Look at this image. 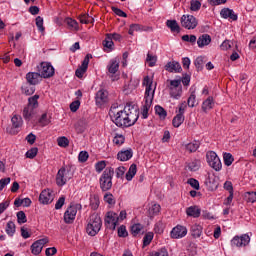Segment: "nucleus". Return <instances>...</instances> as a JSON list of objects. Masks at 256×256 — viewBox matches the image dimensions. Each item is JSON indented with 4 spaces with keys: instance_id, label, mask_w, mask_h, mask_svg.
Returning <instances> with one entry per match:
<instances>
[{
    "instance_id": "1",
    "label": "nucleus",
    "mask_w": 256,
    "mask_h": 256,
    "mask_svg": "<svg viewBox=\"0 0 256 256\" xmlns=\"http://www.w3.org/2000/svg\"><path fill=\"white\" fill-rule=\"evenodd\" d=\"M139 119V109L128 103L126 105V114H124V123L117 119L118 127H133Z\"/></svg>"
},
{
    "instance_id": "2",
    "label": "nucleus",
    "mask_w": 256,
    "mask_h": 256,
    "mask_svg": "<svg viewBox=\"0 0 256 256\" xmlns=\"http://www.w3.org/2000/svg\"><path fill=\"white\" fill-rule=\"evenodd\" d=\"M115 175V169L113 167H107L102 173L99 179L101 191H111L113 187V176Z\"/></svg>"
},
{
    "instance_id": "3",
    "label": "nucleus",
    "mask_w": 256,
    "mask_h": 256,
    "mask_svg": "<svg viewBox=\"0 0 256 256\" xmlns=\"http://www.w3.org/2000/svg\"><path fill=\"white\" fill-rule=\"evenodd\" d=\"M103 225V221L101 220V216L99 214H92L90 216L89 222L86 227V233L90 235V237H95L99 231H101V227Z\"/></svg>"
},
{
    "instance_id": "4",
    "label": "nucleus",
    "mask_w": 256,
    "mask_h": 256,
    "mask_svg": "<svg viewBox=\"0 0 256 256\" xmlns=\"http://www.w3.org/2000/svg\"><path fill=\"white\" fill-rule=\"evenodd\" d=\"M69 171H71V168L67 169L63 166L58 170L56 174V185L58 187H63L64 185H67V181L72 179L73 174H69Z\"/></svg>"
},
{
    "instance_id": "5",
    "label": "nucleus",
    "mask_w": 256,
    "mask_h": 256,
    "mask_svg": "<svg viewBox=\"0 0 256 256\" xmlns=\"http://www.w3.org/2000/svg\"><path fill=\"white\" fill-rule=\"evenodd\" d=\"M37 71L42 79H50V77L55 75V68L48 62H41L40 65L37 66Z\"/></svg>"
},
{
    "instance_id": "6",
    "label": "nucleus",
    "mask_w": 256,
    "mask_h": 256,
    "mask_svg": "<svg viewBox=\"0 0 256 256\" xmlns=\"http://www.w3.org/2000/svg\"><path fill=\"white\" fill-rule=\"evenodd\" d=\"M206 159L208 165L214 169V171H221L223 168V164L221 163V159L217 156L215 151H209L206 153Z\"/></svg>"
},
{
    "instance_id": "7",
    "label": "nucleus",
    "mask_w": 256,
    "mask_h": 256,
    "mask_svg": "<svg viewBox=\"0 0 256 256\" xmlns=\"http://www.w3.org/2000/svg\"><path fill=\"white\" fill-rule=\"evenodd\" d=\"M180 23L184 29H195L199 25V21L193 15H182L180 18Z\"/></svg>"
},
{
    "instance_id": "8",
    "label": "nucleus",
    "mask_w": 256,
    "mask_h": 256,
    "mask_svg": "<svg viewBox=\"0 0 256 256\" xmlns=\"http://www.w3.org/2000/svg\"><path fill=\"white\" fill-rule=\"evenodd\" d=\"M104 223L107 227V229H111L112 231H115L117 229V224L119 223V215L115 212H107Z\"/></svg>"
},
{
    "instance_id": "9",
    "label": "nucleus",
    "mask_w": 256,
    "mask_h": 256,
    "mask_svg": "<svg viewBox=\"0 0 256 256\" xmlns=\"http://www.w3.org/2000/svg\"><path fill=\"white\" fill-rule=\"evenodd\" d=\"M251 243V237L248 234H242L241 236H234L231 240L232 247H247Z\"/></svg>"
},
{
    "instance_id": "10",
    "label": "nucleus",
    "mask_w": 256,
    "mask_h": 256,
    "mask_svg": "<svg viewBox=\"0 0 256 256\" xmlns=\"http://www.w3.org/2000/svg\"><path fill=\"white\" fill-rule=\"evenodd\" d=\"M97 107H105L109 103V92L105 89H100L95 96Z\"/></svg>"
},
{
    "instance_id": "11",
    "label": "nucleus",
    "mask_w": 256,
    "mask_h": 256,
    "mask_svg": "<svg viewBox=\"0 0 256 256\" xmlns=\"http://www.w3.org/2000/svg\"><path fill=\"white\" fill-rule=\"evenodd\" d=\"M93 59V55L91 54H87L84 58V60L82 61L81 66L76 69L75 71V75L76 77H78V79H81L83 77V75H85V73H87V69H89V60Z\"/></svg>"
},
{
    "instance_id": "12",
    "label": "nucleus",
    "mask_w": 256,
    "mask_h": 256,
    "mask_svg": "<svg viewBox=\"0 0 256 256\" xmlns=\"http://www.w3.org/2000/svg\"><path fill=\"white\" fill-rule=\"evenodd\" d=\"M11 121H12V127L7 128L6 131L10 135H17V133H19L17 129L23 126V119L21 118V116L14 115Z\"/></svg>"
},
{
    "instance_id": "13",
    "label": "nucleus",
    "mask_w": 256,
    "mask_h": 256,
    "mask_svg": "<svg viewBox=\"0 0 256 256\" xmlns=\"http://www.w3.org/2000/svg\"><path fill=\"white\" fill-rule=\"evenodd\" d=\"M155 97V90L152 91L151 96H145V104L142 106L141 113L142 119H147L149 117V109L153 105V99Z\"/></svg>"
},
{
    "instance_id": "14",
    "label": "nucleus",
    "mask_w": 256,
    "mask_h": 256,
    "mask_svg": "<svg viewBox=\"0 0 256 256\" xmlns=\"http://www.w3.org/2000/svg\"><path fill=\"white\" fill-rule=\"evenodd\" d=\"M47 243H49V238H47V237L35 241L31 245L32 255H39L41 253V251H43V247H45V245H47Z\"/></svg>"
},
{
    "instance_id": "15",
    "label": "nucleus",
    "mask_w": 256,
    "mask_h": 256,
    "mask_svg": "<svg viewBox=\"0 0 256 256\" xmlns=\"http://www.w3.org/2000/svg\"><path fill=\"white\" fill-rule=\"evenodd\" d=\"M170 85L171 97H173V99H179V97H181V93H183V89L181 86L179 87V85H181V80H172Z\"/></svg>"
},
{
    "instance_id": "16",
    "label": "nucleus",
    "mask_w": 256,
    "mask_h": 256,
    "mask_svg": "<svg viewBox=\"0 0 256 256\" xmlns=\"http://www.w3.org/2000/svg\"><path fill=\"white\" fill-rule=\"evenodd\" d=\"M172 239H181L187 235V228L182 225L174 227L170 233Z\"/></svg>"
},
{
    "instance_id": "17",
    "label": "nucleus",
    "mask_w": 256,
    "mask_h": 256,
    "mask_svg": "<svg viewBox=\"0 0 256 256\" xmlns=\"http://www.w3.org/2000/svg\"><path fill=\"white\" fill-rule=\"evenodd\" d=\"M41 74L39 72H28L26 74V81L30 85H39L41 83Z\"/></svg>"
},
{
    "instance_id": "18",
    "label": "nucleus",
    "mask_w": 256,
    "mask_h": 256,
    "mask_svg": "<svg viewBox=\"0 0 256 256\" xmlns=\"http://www.w3.org/2000/svg\"><path fill=\"white\" fill-rule=\"evenodd\" d=\"M165 70L168 73H181L183 68H181V64L177 61H170L165 65Z\"/></svg>"
},
{
    "instance_id": "19",
    "label": "nucleus",
    "mask_w": 256,
    "mask_h": 256,
    "mask_svg": "<svg viewBox=\"0 0 256 256\" xmlns=\"http://www.w3.org/2000/svg\"><path fill=\"white\" fill-rule=\"evenodd\" d=\"M39 201L42 205H49V203L53 202V194H51L50 190H43L40 193Z\"/></svg>"
},
{
    "instance_id": "20",
    "label": "nucleus",
    "mask_w": 256,
    "mask_h": 256,
    "mask_svg": "<svg viewBox=\"0 0 256 256\" xmlns=\"http://www.w3.org/2000/svg\"><path fill=\"white\" fill-rule=\"evenodd\" d=\"M220 15L223 19H231L232 21H237L238 16L235 14L233 9L223 8L220 12Z\"/></svg>"
},
{
    "instance_id": "21",
    "label": "nucleus",
    "mask_w": 256,
    "mask_h": 256,
    "mask_svg": "<svg viewBox=\"0 0 256 256\" xmlns=\"http://www.w3.org/2000/svg\"><path fill=\"white\" fill-rule=\"evenodd\" d=\"M133 157V149L121 150L117 154L118 161H129Z\"/></svg>"
},
{
    "instance_id": "22",
    "label": "nucleus",
    "mask_w": 256,
    "mask_h": 256,
    "mask_svg": "<svg viewBox=\"0 0 256 256\" xmlns=\"http://www.w3.org/2000/svg\"><path fill=\"white\" fill-rule=\"evenodd\" d=\"M186 215H188V217H194V219H197L201 217V210L197 205L190 206L186 209Z\"/></svg>"
},
{
    "instance_id": "23",
    "label": "nucleus",
    "mask_w": 256,
    "mask_h": 256,
    "mask_svg": "<svg viewBox=\"0 0 256 256\" xmlns=\"http://www.w3.org/2000/svg\"><path fill=\"white\" fill-rule=\"evenodd\" d=\"M135 31H153V28L149 26H143L140 24H131L128 31L129 35H133Z\"/></svg>"
},
{
    "instance_id": "24",
    "label": "nucleus",
    "mask_w": 256,
    "mask_h": 256,
    "mask_svg": "<svg viewBox=\"0 0 256 256\" xmlns=\"http://www.w3.org/2000/svg\"><path fill=\"white\" fill-rule=\"evenodd\" d=\"M166 27L170 29L171 33H181V26H179L177 20H167Z\"/></svg>"
},
{
    "instance_id": "25",
    "label": "nucleus",
    "mask_w": 256,
    "mask_h": 256,
    "mask_svg": "<svg viewBox=\"0 0 256 256\" xmlns=\"http://www.w3.org/2000/svg\"><path fill=\"white\" fill-rule=\"evenodd\" d=\"M211 43V36L209 34L201 35L197 40V45L202 49V47H206Z\"/></svg>"
},
{
    "instance_id": "26",
    "label": "nucleus",
    "mask_w": 256,
    "mask_h": 256,
    "mask_svg": "<svg viewBox=\"0 0 256 256\" xmlns=\"http://www.w3.org/2000/svg\"><path fill=\"white\" fill-rule=\"evenodd\" d=\"M207 63V57L205 56H198L195 61L194 65L196 67V71H203V68L205 67V64Z\"/></svg>"
},
{
    "instance_id": "27",
    "label": "nucleus",
    "mask_w": 256,
    "mask_h": 256,
    "mask_svg": "<svg viewBox=\"0 0 256 256\" xmlns=\"http://www.w3.org/2000/svg\"><path fill=\"white\" fill-rule=\"evenodd\" d=\"M124 115H127V109H126V106L124 107V110H120L116 113V115L114 116V119H113V123H115L116 127H119V124H118V120L121 122V123H125V116Z\"/></svg>"
},
{
    "instance_id": "28",
    "label": "nucleus",
    "mask_w": 256,
    "mask_h": 256,
    "mask_svg": "<svg viewBox=\"0 0 256 256\" xmlns=\"http://www.w3.org/2000/svg\"><path fill=\"white\" fill-rule=\"evenodd\" d=\"M215 102L213 101V96H209L203 103H202V111L207 113V111H211Z\"/></svg>"
},
{
    "instance_id": "29",
    "label": "nucleus",
    "mask_w": 256,
    "mask_h": 256,
    "mask_svg": "<svg viewBox=\"0 0 256 256\" xmlns=\"http://www.w3.org/2000/svg\"><path fill=\"white\" fill-rule=\"evenodd\" d=\"M143 85H145L146 90H145V97H151V87L153 86V80L149 78V76H145L143 80Z\"/></svg>"
},
{
    "instance_id": "30",
    "label": "nucleus",
    "mask_w": 256,
    "mask_h": 256,
    "mask_svg": "<svg viewBox=\"0 0 256 256\" xmlns=\"http://www.w3.org/2000/svg\"><path fill=\"white\" fill-rule=\"evenodd\" d=\"M190 233L194 239L201 237L203 233V227L201 225L194 224L191 226Z\"/></svg>"
},
{
    "instance_id": "31",
    "label": "nucleus",
    "mask_w": 256,
    "mask_h": 256,
    "mask_svg": "<svg viewBox=\"0 0 256 256\" xmlns=\"http://www.w3.org/2000/svg\"><path fill=\"white\" fill-rule=\"evenodd\" d=\"M21 91L24 95H33L35 93V85L26 82L22 87Z\"/></svg>"
},
{
    "instance_id": "32",
    "label": "nucleus",
    "mask_w": 256,
    "mask_h": 256,
    "mask_svg": "<svg viewBox=\"0 0 256 256\" xmlns=\"http://www.w3.org/2000/svg\"><path fill=\"white\" fill-rule=\"evenodd\" d=\"M33 115H35V108H32L31 106H26L23 110V117L25 121L33 119Z\"/></svg>"
},
{
    "instance_id": "33",
    "label": "nucleus",
    "mask_w": 256,
    "mask_h": 256,
    "mask_svg": "<svg viewBox=\"0 0 256 256\" xmlns=\"http://www.w3.org/2000/svg\"><path fill=\"white\" fill-rule=\"evenodd\" d=\"M82 206L81 204H71L67 210H66V215H69V213L71 214V216L76 217L77 216V211H81Z\"/></svg>"
},
{
    "instance_id": "34",
    "label": "nucleus",
    "mask_w": 256,
    "mask_h": 256,
    "mask_svg": "<svg viewBox=\"0 0 256 256\" xmlns=\"http://www.w3.org/2000/svg\"><path fill=\"white\" fill-rule=\"evenodd\" d=\"M135 175H137V164H132L126 173V181H133Z\"/></svg>"
},
{
    "instance_id": "35",
    "label": "nucleus",
    "mask_w": 256,
    "mask_h": 256,
    "mask_svg": "<svg viewBox=\"0 0 256 256\" xmlns=\"http://www.w3.org/2000/svg\"><path fill=\"white\" fill-rule=\"evenodd\" d=\"M143 229L144 227L141 223H136L130 227V232L133 235V237H137V235H139L141 231H143Z\"/></svg>"
},
{
    "instance_id": "36",
    "label": "nucleus",
    "mask_w": 256,
    "mask_h": 256,
    "mask_svg": "<svg viewBox=\"0 0 256 256\" xmlns=\"http://www.w3.org/2000/svg\"><path fill=\"white\" fill-rule=\"evenodd\" d=\"M119 71V62L115 59H112L110 61V65H108V72L111 73V75H115Z\"/></svg>"
},
{
    "instance_id": "37",
    "label": "nucleus",
    "mask_w": 256,
    "mask_h": 256,
    "mask_svg": "<svg viewBox=\"0 0 256 256\" xmlns=\"http://www.w3.org/2000/svg\"><path fill=\"white\" fill-rule=\"evenodd\" d=\"M185 121V115L183 114H177L173 120H172V125L173 127H181L183 125V122Z\"/></svg>"
},
{
    "instance_id": "38",
    "label": "nucleus",
    "mask_w": 256,
    "mask_h": 256,
    "mask_svg": "<svg viewBox=\"0 0 256 256\" xmlns=\"http://www.w3.org/2000/svg\"><path fill=\"white\" fill-rule=\"evenodd\" d=\"M28 107H32V109H37L39 107V95L35 94L34 96L28 98Z\"/></svg>"
},
{
    "instance_id": "39",
    "label": "nucleus",
    "mask_w": 256,
    "mask_h": 256,
    "mask_svg": "<svg viewBox=\"0 0 256 256\" xmlns=\"http://www.w3.org/2000/svg\"><path fill=\"white\" fill-rule=\"evenodd\" d=\"M15 229H16L15 222L9 221L6 224V233L7 235H9V237H13L15 235Z\"/></svg>"
},
{
    "instance_id": "40",
    "label": "nucleus",
    "mask_w": 256,
    "mask_h": 256,
    "mask_svg": "<svg viewBox=\"0 0 256 256\" xmlns=\"http://www.w3.org/2000/svg\"><path fill=\"white\" fill-rule=\"evenodd\" d=\"M223 159L224 165H226V167H231V165H233V162L235 161V158H233V154L231 153H224Z\"/></svg>"
},
{
    "instance_id": "41",
    "label": "nucleus",
    "mask_w": 256,
    "mask_h": 256,
    "mask_svg": "<svg viewBox=\"0 0 256 256\" xmlns=\"http://www.w3.org/2000/svg\"><path fill=\"white\" fill-rule=\"evenodd\" d=\"M155 113L160 117V119H166L167 118V110L163 108L162 106L156 105L155 106Z\"/></svg>"
},
{
    "instance_id": "42",
    "label": "nucleus",
    "mask_w": 256,
    "mask_h": 256,
    "mask_svg": "<svg viewBox=\"0 0 256 256\" xmlns=\"http://www.w3.org/2000/svg\"><path fill=\"white\" fill-rule=\"evenodd\" d=\"M199 145H201V143H199V141H194V142L188 143L186 145V151H189V153H195V151H197V149H199Z\"/></svg>"
},
{
    "instance_id": "43",
    "label": "nucleus",
    "mask_w": 256,
    "mask_h": 256,
    "mask_svg": "<svg viewBox=\"0 0 256 256\" xmlns=\"http://www.w3.org/2000/svg\"><path fill=\"white\" fill-rule=\"evenodd\" d=\"M159 211H161V206L159 204H154L149 208L148 213L150 217H155V215H159Z\"/></svg>"
},
{
    "instance_id": "44",
    "label": "nucleus",
    "mask_w": 256,
    "mask_h": 256,
    "mask_svg": "<svg viewBox=\"0 0 256 256\" xmlns=\"http://www.w3.org/2000/svg\"><path fill=\"white\" fill-rule=\"evenodd\" d=\"M16 217H17V223H19V225H23V223H27V215L25 214L24 211L17 212Z\"/></svg>"
},
{
    "instance_id": "45",
    "label": "nucleus",
    "mask_w": 256,
    "mask_h": 256,
    "mask_svg": "<svg viewBox=\"0 0 256 256\" xmlns=\"http://www.w3.org/2000/svg\"><path fill=\"white\" fill-rule=\"evenodd\" d=\"M182 41H185L186 43H191V45H195L197 43V36L195 35H183Z\"/></svg>"
},
{
    "instance_id": "46",
    "label": "nucleus",
    "mask_w": 256,
    "mask_h": 256,
    "mask_svg": "<svg viewBox=\"0 0 256 256\" xmlns=\"http://www.w3.org/2000/svg\"><path fill=\"white\" fill-rule=\"evenodd\" d=\"M99 196L94 195L93 198L90 199V207L93 211H97L99 209Z\"/></svg>"
},
{
    "instance_id": "47",
    "label": "nucleus",
    "mask_w": 256,
    "mask_h": 256,
    "mask_svg": "<svg viewBox=\"0 0 256 256\" xmlns=\"http://www.w3.org/2000/svg\"><path fill=\"white\" fill-rule=\"evenodd\" d=\"M103 45H104V47H106V49H110V51H113L114 43H113L111 36H109V34L106 35V38L103 41Z\"/></svg>"
},
{
    "instance_id": "48",
    "label": "nucleus",
    "mask_w": 256,
    "mask_h": 256,
    "mask_svg": "<svg viewBox=\"0 0 256 256\" xmlns=\"http://www.w3.org/2000/svg\"><path fill=\"white\" fill-rule=\"evenodd\" d=\"M152 241H153V232L146 233L143 238V247H147L148 245H151Z\"/></svg>"
},
{
    "instance_id": "49",
    "label": "nucleus",
    "mask_w": 256,
    "mask_h": 256,
    "mask_svg": "<svg viewBox=\"0 0 256 256\" xmlns=\"http://www.w3.org/2000/svg\"><path fill=\"white\" fill-rule=\"evenodd\" d=\"M37 153H39V148L33 147L26 152L27 159H35L37 157Z\"/></svg>"
},
{
    "instance_id": "50",
    "label": "nucleus",
    "mask_w": 256,
    "mask_h": 256,
    "mask_svg": "<svg viewBox=\"0 0 256 256\" xmlns=\"http://www.w3.org/2000/svg\"><path fill=\"white\" fill-rule=\"evenodd\" d=\"M38 123H40L41 127H47L51 123V119L47 118V113H44L41 115Z\"/></svg>"
},
{
    "instance_id": "51",
    "label": "nucleus",
    "mask_w": 256,
    "mask_h": 256,
    "mask_svg": "<svg viewBox=\"0 0 256 256\" xmlns=\"http://www.w3.org/2000/svg\"><path fill=\"white\" fill-rule=\"evenodd\" d=\"M187 184L192 186V188L195 189L196 191H199V189H201V187L199 186V180L195 178H189L187 180Z\"/></svg>"
},
{
    "instance_id": "52",
    "label": "nucleus",
    "mask_w": 256,
    "mask_h": 256,
    "mask_svg": "<svg viewBox=\"0 0 256 256\" xmlns=\"http://www.w3.org/2000/svg\"><path fill=\"white\" fill-rule=\"evenodd\" d=\"M201 9V1L191 0L190 1V11H199Z\"/></svg>"
},
{
    "instance_id": "53",
    "label": "nucleus",
    "mask_w": 256,
    "mask_h": 256,
    "mask_svg": "<svg viewBox=\"0 0 256 256\" xmlns=\"http://www.w3.org/2000/svg\"><path fill=\"white\" fill-rule=\"evenodd\" d=\"M59 147H69V139L65 136H61L57 139Z\"/></svg>"
},
{
    "instance_id": "54",
    "label": "nucleus",
    "mask_w": 256,
    "mask_h": 256,
    "mask_svg": "<svg viewBox=\"0 0 256 256\" xmlns=\"http://www.w3.org/2000/svg\"><path fill=\"white\" fill-rule=\"evenodd\" d=\"M200 162L199 160H194L188 163V169L190 171H199Z\"/></svg>"
},
{
    "instance_id": "55",
    "label": "nucleus",
    "mask_w": 256,
    "mask_h": 256,
    "mask_svg": "<svg viewBox=\"0 0 256 256\" xmlns=\"http://www.w3.org/2000/svg\"><path fill=\"white\" fill-rule=\"evenodd\" d=\"M36 27L38 28V31H40V33H45V26H43V17L38 16L36 18Z\"/></svg>"
},
{
    "instance_id": "56",
    "label": "nucleus",
    "mask_w": 256,
    "mask_h": 256,
    "mask_svg": "<svg viewBox=\"0 0 256 256\" xmlns=\"http://www.w3.org/2000/svg\"><path fill=\"white\" fill-rule=\"evenodd\" d=\"M107 167V162L105 160L99 161L95 164V170L97 173H101L103 169Z\"/></svg>"
},
{
    "instance_id": "57",
    "label": "nucleus",
    "mask_w": 256,
    "mask_h": 256,
    "mask_svg": "<svg viewBox=\"0 0 256 256\" xmlns=\"http://www.w3.org/2000/svg\"><path fill=\"white\" fill-rule=\"evenodd\" d=\"M128 236H129V232H127V227L125 225H121L118 228V237L125 238V237H128Z\"/></svg>"
},
{
    "instance_id": "58",
    "label": "nucleus",
    "mask_w": 256,
    "mask_h": 256,
    "mask_svg": "<svg viewBox=\"0 0 256 256\" xmlns=\"http://www.w3.org/2000/svg\"><path fill=\"white\" fill-rule=\"evenodd\" d=\"M79 107H81V101L79 100H75L72 103H70V111L72 113H77V111L79 110Z\"/></svg>"
},
{
    "instance_id": "59",
    "label": "nucleus",
    "mask_w": 256,
    "mask_h": 256,
    "mask_svg": "<svg viewBox=\"0 0 256 256\" xmlns=\"http://www.w3.org/2000/svg\"><path fill=\"white\" fill-rule=\"evenodd\" d=\"M104 201L105 203H108V205H115V197L111 193H106L104 195Z\"/></svg>"
},
{
    "instance_id": "60",
    "label": "nucleus",
    "mask_w": 256,
    "mask_h": 256,
    "mask_svg": "<svg viewBox=\"0 0 256 256\" xmlns=\"http://www.w3.org/2000/svg\"><path fill=\"white\" fill-rule=\"evenodd\" d=\"M87 159H89V152L81 151L78 155V161L80 163H86Z\"/></svg>"
},
{
    "instance_id": "61",
    "label": "nucleus",
    "mask_w": 256,
    "mask_h": 256,
    "mask_svg": "<svg viewBox=\"0 0 256 256\" xmlns=\"http://www.w3.org/2000/svg\"><path fill=\"white\" fill-rule=\"evenodd\" d=\"M66 23L68 27H72L73 29H76V31L79 29V23L76 22L75 19L66 18Z\"/></svg>"
},
{
    "instance_id": "62",
    "label": "nucleus",
    "mask_w": 256,
    "mask_h": 256,
    "mask_svg": "<svg viewBox=\"0 0 256 256\" xmlns=\"http://www.w3.org/2000/svg\"><path fill=\"white\" fill-rule=\"evenodd\" d=\"M113 143H115V145H123V143H125V136L121 134H116L113 139Z\"/></svg>"
},
{
    "instance_id": "63",
    "label": "nucleus",
    "mask_w": 256,
    "mask_h": 256,
    "mask_svg": "<svg viewBox=\"0 0 256 256\" xmlns=\"http://www.w3.org/2000/svg\"><path fill=\"white\" fill-rule=\"evenodd\" d=\"M80 23L84 24V25H89V23H91V20H89V14H81L78 17Z\"/></svg>"
},
{
    "instance_id": "64",
    "label": "nucleus",
    "mask_w": 256,
    "mask_h": 256,
    "mask_svg": "<svg viewBox=\"0 0 256 256\" xmlns=\"http://www.w3.org/2000/svg\"><path fill=\"white\" fill-rule=\"evenodd\" d=\"M113 13H115V15H118V17H127V13H125L123 10L115 7V6H112L111 7Z\"/></svg>"
}]
</instances>
